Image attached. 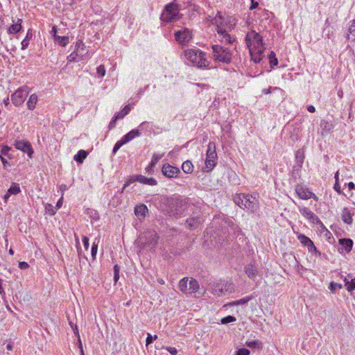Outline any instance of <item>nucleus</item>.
<instances>
[{"label":"nucleus","mask_w":355,"mask_h":355,"mask_svg":"<svg viewBox=\"0 0 355 355\" xmlns=\"http://www.w3.org/2000/svg\"><path fill=\"white\" fill-rule=\"evenodd\" d=\"M245 41L252 60L256 63L259 62L263 59V53L265 49L262 37L256 31H251L246 35Z\"/></svg>","instance_id":"1"},{"label":"nucleus","mask_w":355,"mask_h":355,"mask_svg":"<svg viewBox=\"0 0 355 355\" xmlns=\"http://www.w3.org/2000/svg\"><path fill=\"white\" fill-rule=\"evenodd\" d=\"M211 23L216 25L217 33L221 37L222 42L232 44L235 41L234 37L228 34L227 31L223 28L224 24H225V25H228L231 30L236 24L235 18L228 17L226 20H224L221 13L218 12L217 15L211 19Z\"/></svg>","instance_id":"2"},{"label":"nucleus","mask_w":355,"mask_h":355,"mask_svg":"<svg viewBox=\"0 0 355 355\" xmlns=\"http://www.w3.org/2000/svg\"><path fill=\"white\" fill-rule=\"evenodd\" d=\"M234 202L240 207L247 209L251 212L256 211L259 207L258 198L250 194H236L234 197Z\"/></svg>","instance_id":"3"},{"label":"nucleus","mask_w":355,"mask_h":355,"mask_svg":"<svg viewBox=\"0 0 355 355\" xmlns=\"http://www.w3.org/2000/svg\"><path fill=\"white\" fill-rule=\"evenodd\" d=\"M185 58L194 66L199 68H205L209 65V62L205 58V53L198 49H189L184 51Z\"/></svg>","instance_id":"4"},{"label":"nucleus","mask_w":355,"mask_h":355,"mask_svg":"<svg viewBox=\"0 0 355 355\" xmlns=\"http://www.w3.org/2000/svg\"><path fill=\"white\" fill-rule=\"evenodd\" d=\"M211 293L217 297L230 294L234 291V285L232 282L220 281L209 285Z\"/></svg>","instance_id":"5"},{"label":"nucleus","mask_w":355,"mask_h":355,"mask_svg":"<svg viewBox=\"0 0 355 355\" xmlns=\"http://www.w3.org/2000/svg\"><path fill=\"white\" fill-rule=\"evenodd\" d=\"M213 56L215 60L230 63L232 60V53L227 48L215 44L212 46Z\"/></svg>","instance_id":"6"},{"label":"nucleus","mask_w":355,"mask_h":355,"mask_svg":"<svg viewBox=\"0 0 355 355\" xmlns=\"http://www.w3.org/2000/svg\"><path fill=\"white\" fill-rule=\"evenodd\" d=\"M179 7L175 3H170L166 6L164 10L163 11L161 19L162 21L167 22L174 21L180 18Z\"/></svg>","instance_id":"7"},{"label":"nucleus","mask_w":355,"mask_h":355,"mask_svg":"<svg viewBox=\"0 0 355 355\" xmlns=\"http://www.w3.org/2000/svg\"><path fill=\"white\" fill-rule=\"evenodd\" d=\"M179 288L183 293H194L199 289V284L193 278L184 277L180 281Z\"/></svg>","instance_id":"8"},{"label":"nucleus","mask_w":355,"mask_h":355,"mask_svg":"<svg viewBox=\"0 0 355 355\" xmlns=\"http://www.w3.org/2000/svg\"><path fill=\"white\" fill-rule=\"evenodd\" d=\"M217 154L216 152V145L214 142L208 144L207 150V157L205 160V166L207 171H211L216 164Z\"/></svg>","instance_id":"9"},{"label":"nucleus","mask_w":355,"mask_h":355,"mask_svg":"<svg viewBox=\"0 0 355 355\" xmlns=\"http://www.w3.org/2000/svg\"><path fill=\"white\" fill-rule=\"evenodd\" d=\"M28 94L29 88L27 86L21 87L11 96L12 102L16 106H19L24 102Z\"/></svg>","instance_id":"10"},{"label":"nucleus","mask_w":355,"mask_h":355,"mask_svg":"<svg viewBox=\"0 0 355 355\" xmlns=\"http://www.w3.org/2000/svg\"><path fill=\"white\" fill-rule=\"evenodd\" d=\"M135 181H137V182H139L142 184H148V185H151V186H154V185H156L157 184V180L153 178H146L144 175H136L135 178H132L131 179H130L123 186V189H122V191H123V190L125 189V188L126 187H128L130 183L133 182H135Z\"/></svg>","instance_id":"11"},{"label":"nucleus","mask_w":355,"mask_h":355,"mask_svg":"<svg viewBox=\"0 0 355 355\" xmlns=\"http://www.w3.org/2000/svg\"><path fill=\"white\" fill-rule=\"evenodd\" d=\"M15 147L24 153H27L28 156L31 158L33 154V150L31 144L26 140H15L14 143Z\"/></svg>","instance_id":"12"},{"label":"nucleus","mask_w":355,"mask_h":355,"mask_svg":"<svg viewBox=\"0 0 355 355\" xmlns=\"http://www.w3.org/2000/svg\"><path fill=\"white\" fill-rule=\"evenodd\" d=\"M175 40L181 44L188 43L192 38L191 32L188 28L177 31L175 34Z\"/></svg>","instance_id":"13"},{"label":"nucleus","mask_w":355,"mask_h":355,"mask_svg":"<svg viewBox=\"0 0 355 355\" xmlns=\"http://www.w3.org/2000/svg\"><path fill=\"white\" fill-rule=\"evenodd\" d=\"M295 193L298 197L303 200H308L313 198L315 200H318V197L308 189L303 187L301 185H297L295 187Z\"/></svg>","instance_id":"14"},{"label":"nucleus","mask_w":355,"mask_h":355,"mask_svg":"<svg viewBox=\"0 0 355 355\" xmlns=\"http://www.w3.org/2000/svg\"><path fill=\"white\" fill-rule=\"evenodd\" d=\"M144 237L146 239L145 245L150 248H154L158 241V236L155 231H148L144 233Z\"/></svg>","instance_id":"15"},{"label":"nucleus","mask_w":355,"mask_h":355,"mask_svg":"<svg viewBox=\"0 0 355 355\" xmlns=\"http://www.w3.org/2000/svg\"><path fill=\"white\" fill-rule=\"evenodd\" d=\"M179 172L180 170L178 168L173 166L170 164H164L162 167L163 174L168 178L175 177Z\"/></svg>","instance_id":"16"},{"label":"nucleus","mask_w":355,"mask_h":355,"mask_svg":"<svg viewBox=\"0 0 355 355\" xmlns=\"http://www.w3.org/2000/svg\"><path fill=\"white\" fill-rule=\"evenodd\" d=\"M134 211L135 216L138 218L139 220H141L145 218L148 209L146 205L141 204L135 206Z\"/></svg>","instance_id":"17"},{"label":"nucleus","mask_w":355,"mask_h":355,"mask_svg":"<svg viewBox=\"0 0 355 355\" xmlns=\"http://www.w3.org/2000/svg\"><path fill=\"white\" fill-rule=\"evenodd\" d=\"M300 212L312 223H318L319 221L318 216L306 207H300Z\"/></svg>","instance_id":"18"},{"label":"nucleus","mask_w":355,"mask_h":355,"mask_svg":"<svg viewBox=\"0 0 355 355\" xmlns=\"http://www.w3.org/2000/svg\"><path fill=\"white\" fill-rule=\"evenodd\" d=\"M13 22H14V24H12L11 26H10L8 28V33L9 34L17 33L22 28V26H21L22 19H17V21H13Z\"/></svg>","instance_id":"19"},{"label":"nucleus","mask_w":355,"mask_h":355,"mask_svg":"<svg viewBox=\"0 0 355 355\" xmlns=\"http://www.w3.org/2000/svg\"><path fill=\"white\" fill-rule=\"evenodd\" d=\"M245 274L252 279H254L257 277V268L252 263L248 264L245 268Z\"/></svg>","instance_id":"20"},{"label":"nucleus","mask_w":355,"mask_h":355,"mask_svg":"<svg viewBox=\"0 0 355 355\" xmlns=\"http://www.w3.org/2000/svg\"><path fill=\"white\" fill-rule=\"evenodd\" d=\"M346 39L347 40L355 41V19H353L350 21L346 35Z\"/></svg>","instance_id":"21"},{"label":"nucleus","mask_w":355,"mask_h":355,"mask_svg":"<svg viewBox=\"0 0 355 355\" xmlns=\"http://www.w3.org/2000/svg\"><path fill=\"white\" fill-rule=\"evenodd\" d=\"M339 243L345 249V252H349L352 250L353 241L349 239H342L339 240Z\"/></svg>","instance_id":"22"},{"label":"nucleus","mask_w":355,"mask_h":355,"mask_svg":"<svg viewBox=\"0 0 355 355\" xmlns=\"http://www.w3.org/2000/svg\"><path fill=\"white\" fill-rule=\"evenodd\" d=\"M140 135V132L138 130L134 129L127 133L123 137V139L125 140V142L128 143L130 141L132 140L137 137Z\"/></svg>","instance_id":"23"},{"label":"nucleus","mask_w":355,"mask_h":355,"mask_svg":"<svg viewBox=\"0 0 355 355\" xmlns=\"http://www.w3.org/2000/svg\"><path fill=\"white\" fill-rule=\"evenodd\" d=\"M342 219L344 223L351 224L352 223V216L347 208H344L342 211Z\"/></svg>","instance_id":"24"},{"label":"nucleus","mask_w":355,"mask_h":355,"mask_svg":"<svg viewBox=\"0 0 355 355\" xmlns=\"http://www.w3.org/2000/svg\"><path fill=\"white\" fill-rule=\"evenodd\" d=\"M33 36L32 30L29 29L26 33L25 38L21 42V49L25 50L29 45V41L31 40Z\"/></svg>","instance_id":"25"},{"label":"nucleus","mask_w":355,"mask_h":355,"mask_svg":"<svg viewBox=\"0 0 355 355\" xmlns=\"http://www.w3.org/2000/svg\"><path fill=\"white\" fill-rule=\"evenodd\" d=\"M200 223V220L198 218H191L187 220L185 225L189 228H194L198 226V225Z\"/></svg>","instance_id":"26"},{"label":"nucleus","mask_w":355,"mask_h":355,"mask_svg":"<svg viewBox=\"0 0 355 355\" xmlns=\"http://www.w3.org/2000/svg\"><path fill=\"white\" fill-rule=\"evenodd\" d=\"M87 153L84 150H80L78 154L74 156V159L79 163H83V160L87 157Z\"/></svg>","instance_id":"27"},{"label":"nucleus","mask_w":355,"mask_h":355,"mask_svg":"<svg viewBox=\"0 0 355 355\" xmlns=\"http://www.w3.org/2000/svg\"><path fill=\"white\" fill-rule=\"evenodd\" d=\"M37 102V96L36 94H32L29 97V99L27 102V106L29 110H33L35 107V105Z\"/></svg>","instance_id":"28"},{"label":"nucleus","mask_w":355,"mask_h":355,"mask_svg":"<svg viewBox=\"0 0 355 355\" xmlns=\"http://www.w3.org/2000/svg\"><path fill=\"white\" fill-rule=\"evenodd\" d=\"M163 155H164L163 154L162 155L154 154L153 155L151 162H150L149 166L146 168V169L150 170V169L153 168L155 166V164L159 162V160L163 157Z\"/></svg>","instance_id":"29"},{"label":"nucleus","mask_w":355,"mask_h":355,"mask_svg":"<svg viewBox=\"0 0 355 355\" xmlns=\"http://www.w3.org/2000/svg\"><path fill=\"white\" fill-rule=\"evenodd\" d=\"M182 169L186 173H191L193 171V166L190 161H186L182 164Z\"/></svg>","instance_id":"30"},{"label":"nucleus","mask_w":355,"mask_h":355,"mask_svg":"<svg viewBox=\"0 0 355 355\" xmlns=\"http://www.w3.org/2000/svg\"><path fill=\"white\" fill-rule=\"evenodd\" d=\"M297 238L301 242V243L303 244L304 245H306L307 248L312 245V243H313L309 237L306 236L304 234H300Z\"/></svg>","instance_id":"31"},{"label":"nucleus","mask_w":355,"mask_h":355,"mask_svg":"<svg viewBox=\"0 0 355 355\" xmlns=\"http://www.w3.org/2000/svg\"><path fill=\"white\" fill-rule=\"evenodd\" d=\"M53 36H54L55 40L57 41L58 42V44L62 46H65L69 42L68 37H65V36L62 37V36H59L57 35H53Z\"/></svg>","instance_id":"32"},{"label":"nucleus","mask_w":355,"mask_h":355,"mask_svg":"<svg viewBox=\"0 0 355 355\" xmlns=\"http://www.w3.org/2000/svg\"><path fill=\"white\" fill-rule=\"evenodd\" d=\"M252 299V297H247L245 298H242L239 300H236L232 302H230L229 304L230 306H236V305H242L248 303L250 300Z\"/></svg>","instance_id":"33"},{"label":"nucleus","mask_w":355,"mask_h":355,"mask_svg":"<svg viewBox=\"0 0 355 355\" xmlns=\"http://www.w3.org/2000/svg\"><path fill=\"white\" fill-rule=\"evenodd\" d=\"M268 59L270 61V67L273 68L275 66L277 65L278 60L276 58L275 53L273 51H271L268 55Z\"/></svg>","instance_id":"34"},{"label":"nucleus","mask_w":355,"mask_h":355,"mask_svg":"<svg viewBox=\"0 0 355 355\" xmlns=\"http://www.w3.org/2000/svg\"><path fill=\"white\" fill-rule=\"evenodd\" d=\"M245 345L250 348H261V343L259 340L247 341Z\"/></svg>","instance_id":"35"},{"label":"nucleus","mask_w":355,"mask_h":355,"mask_svg":"<svg viewBox=\"0 0 355 355\" xmlns=\"http://www.w3.org/2000/svg\"><path fill=\"white\" fill-rule=\"evenodd\" d=\"M345 286L349 292L354 291L355 289V278L352 279L350 282H347Z\"/></svg>","instance_id":"36"},{"label":"nucleus","mask_w":355,"mask_h":355,"mask_svg":"<svg viewBox=\"0 0 355 355\" xmlns=\"http://www.w3.org/2000/svg\"><path fill=\"white\" fill-rule=\"evenodd\" d=\"M20 192L19 184H13L8 189V193L11 194H17Z\"/></svg>","instance_id":"37"},{"label":"nucleus","mask_w":355,"mask_h":355,"mask_svg":"<svg viewBox=\"0 0 355 355\" xmlns=\"http://www.w3.org/2000/svg\"><path fill=\"white\" fill-rule=\"evenodd\" d=\"M126 142H125V140L123 139V137L119 140L118 141L114 146V148H113V153L115 154L117 150L124 144H125Z\"/></svg>","instance_id":"38"},{"label":"nucleus","mask_w":355,"mask_h":355,"mask_svg":"<svg viewBox=\"0 0 355 355\" xmlns=\"http://www.w3.org/2000/svg\"><path fill=\"white\" fill-rule=\"evenodd\" d=\"M343 288L342 284L331 282L329 288L332 293H334L336 290H340Z\"/></svg>","instance_id":"39"},{"label":"nucleus","mask_w":355,"mask_h":355,"mask_svg":"<svg viewBox=\"0 0 355 355\" xmlns=\"http://www.w3.org/2000/svg\"><path fill=\"white\" fill-rule=\"evenodd\" d=\"M236 320V318L232 315L227 316L222 319L221 322L223 324H227Z\"/></svg>","instance_id":"40"},{"label":"nucleus","mask_w":355,"mask_h":355,"mask_svg":"<svg viewBox=\"0 0 355 355\" xmlns=\"http://www.w3.org/2000/svg\"><path fill=\"white\" fill-rule=\"evenodd\" d=\"M296 159L297 162L302 164L304 161V155L303 153L300 150H297L296 153Z\"/></svg>","instance_id":"41"},{"label":"nucleus","mask_w":355,"mask_h":355,"mask_svg":"<svg viewBox=\"0 0 355 355\" xmlns=\"http://www.w3.org/2000/svg\"><path fill=\"white\" fill-rule=\"evenodd\" d=\"M157 338V335H155L154 336H152V335L150 334H148L147 335V338H146V345H150V343H153V341L154 340H156Z\"/></svg>","instance_id":"42"},{"label":"nucleus","mask_w":355,"mask_h":355,"mask_svg":"<svg viewBox=\"0 0 355 355\" xmlns=\"http://www.w3.org/2000/svg\"><path fill=\"white\" fill-rule=\"evenodd\" d=\"M45 209L46 211L49 212L50 215H54L55 214V211L53 209V207L51 204H46L45 205Z\"/></svg>","instance_id":"43"},{"label":"nucleus","mask_w":355,"mask_h":355,"mask_svg":"<svg viewBox=\"0 0 355 355\" xmlns=\"http://www.w3.org/2000/svg\"><path fill=\"white\" fill-rule=\"evenodd\" d=\"M308 250L310 252H315V254L320 256V252L317 250L313 243L308 247Z\"/></svg>","instance_id":"44"},{"label":"nucleus","mask_w":355,"mask_h":355,"mask_svg":"<svg viewBox=\"0 0 355 355\" xmlns=\"http://www.w3.org/2000/svg\"><path fill=\"white\" fill-rule=\"evenodd\" d=\"M236 355H250V351L245 348L239 349Z\"/></svg>","instance_id":"45"},{"label":"nucleus","mask_w":355,"mask_h":355,"mask_svg":"<svg viewBox=\"0 0 355 355\" xmlns=\"http://www.w3.org/2000/svg\"><path fill=\"white\" fill-rule=\"evenodd\" d=\"M97 73L101 76H105V67H104L103 65H100L97 68Z\"/></svg>","instance_id":"46"},{"label":"nucleus","mask_w":355,"mask_h":355,"mask_svg":"<svg viewBox=\"0 0 355 355\" xmlns=\"http://www.w3.org/2000/svg\"><path fill=\"white\" fill-rule=\"evenodd\" d=\"M119 120L115 116L112 118L108 125L109 130H112L115 127L116 121Z\"/></svg>","instance_id":"47"},{"label":"nucleus","mask_w":355,"mask_h":355,"mask_svg":"<svg viewBox=\"0 0 355 355\" xmlns=\"http://www.w3.org/2000/svg\"><path fill=\"white\" fill-rule=\"evenodd\" d=\"M11 150V148L8 146H3L1 149V154L4 155H8V152Z\"/></svg>","instance_id":"48"},{"label":"nucleus","mask_w":355,"mask_h":355,"mask_svg":"<svg viewBox=\"0 0 355 355\" xmlns=\"http://www.w3.org/2000/svg\"><path fill=\"white\" fill-rule=\"evenodd\" d=\"M97 249H98V245L93 243V245L92 247V255L93 258H95L96 254L97 253Z\"/></svg>","instance_id":"49"},{"label":"nucleus","mask_w":355,"mask_h":355,"mask_svg":"<svg viewBox=\"0 0 355 355\" xmlns=\"http://www.w3.org/2000/svg\"><path fill=\"white\" fill-rule=\"evenodd\" d=\"M19 267L20 269H26L29 267V265L28 264V263L25 262V261H21L19 263Z\"/></svg>","instance_id":"50"},{"label":"nucleus","mask_w":355,"mask_h":355,"mask_svg":"<svg viewBox=\"0 0 355 355\" xmlns=\"http://www.w3.org/2000/svg\"><path fill=\"white\" fill-rule=\"evenodd\" d=\"M166 349L171 355H176L178 353V351L175 347H166Z\"/></svg>","instance_id":"51"},{"label":"nucleus","mask_w":355,"mask_h":355,"mask_svg":"<svg viewBox=\"0 0 355 355\" xmlns=\"http://www.w3.org/2000/svg\"><path fill=\"white\" fill-rule=\"evenodd\" d=\"M272 90H280V89L278 87H275L273 89L272 87H269L268 89H264L263 90V93H264L265 94H268L271 93Z\"/></svg>","instance_id":"52"},{"label":"nucleus","mask_w":355,"mask_h":355,"mask_svg":"<svg viewBox=\"0 0 355 355\" xmlns=\"http://www.w3.org/2000/svg\"><path fill=\"white\" fill-rule=\"evenodd\" d=\"M83 244L86 250L89 248V239L87 236L83 238Z\"/></svg>","instance_id":"53"},{"label":"nucleus","mask_w":355,"mask_h":355,"mask_svg":"<svg viewBox=\"0 0 355 355\" xmlns=\"http://www.w3.org/2000/svg\"><path fill=\"white\" fill-rule=\"evenodd\" d=\"M122 110L125 113V114L127 115L131 110L130 105H125Z\"/></svg>","instance_id":"54"},{"label":"nucleus","mask_w":355,"mask_h":355,"mask_svg":"<svg viewBox=\"0 0 355 355\" xmlns=\"http://www.w3.org/2000/svg\"><path fill=\"white\" fill-rule=\"evenodd\" d=\"M76 55H77V53L75 52L70 54V55L68 57V61L69 62H73L76 60Z\"/></svg>","instance_id":"55"},{"label":"nucleus","mask_w":355,"mask_h":355,"mask_svg":"<svg viewBox=\"0 0 355 355\" xmlns=\"http://www.w3.org/2000/svg\"><path fill=\"white\" fill-rule=\"evenodd\" d=\"M67 189V186L66 184H61L60 186V190L61 191V193H62V196L63 197V195H64V192Z\"/></svg>","instance_id":"56"},{"label":"nucleus","mask_w":355,"mask_h":355,"mask_svg":"<svg viewBox=\"0 0 355 355\" xmlns=\"http://www.w3.org/2000/svg\"><path fill=\"white\" fill-rule=\"evenodd\" d=\"M125 116H126L125 114V113L123 112V110L120 111L116 115H115V116L118 119H123Z\"/></svg>","instance_id":"57"},{"label":"nucleus","mask_w":355,"mask_h":355,"mask_svg":"<svg viewBox=\"0 0 355 355\" xmlns=\"http://www.w3.org/2000/svg\"><path fill=\"white\" fill-rule=\"evenodd\" d=\"M83 46H84V44L83 43V42L82 41H78L76 43V50L78 51V49L79 48H82Z\"/></svg>","instance_id":"58"},{"label":"nucleus","mask_w":355,"mask_h":355,"mask_svg":"<svg viewBox=\"0 0 355 355\" xmlns=\"http://www.w3.org/2000/svg\"><path fill=\"white\" fill-rule=\"evenodd\" d=\"M259 3L256 1H254V0H252V5L250 6V10H253L254 8H256L257 6H258Z\"/></svg>","instance_id":"59"},{"label":"nucleus","mask_w":355,"mask_h":355,"mask_svg":"<svg viewBox=\"0 0 355 355\" xmlns=\"http://www.w3.org/2000/svg\"><path fill=\"white\" fill-rule=\"evenodd\" d=\"M334 189L336 191L340 193V187L337 182H336V184H334Z\"/></svg>","instance_id":"60"},{"label":"nucleus","mask_w":355,"mask_h":355,"mask_svg":"<svg viewBox=\"0 0 355 355\" xmlns=\"http://www.w3.org/2000/svg\"><path fill=\"white\" fill-rule=\"evenodd\" d=\"M62 200L63 197L61 196V198L59 199V200L57 202L56 207L59 209L62 205Z\"/></svg>","instance_id":"61"},{"label":"nucleus","mask_w":355,"mask_h":355,"mask_svg":"<svg viewBox=\"0 0 355 355\" xmlns=\"http://www.w3.org/2000/svg\"><path fill=\"white\" fill-rule=\"evenodd\" d=\"M78 344H79V347L80 349L81 355H85L84 352H83V349L80 338L79 337V338H78Z\"/></svg>","instance_id":"62"},{"label":"nucleus","mask_w":355,"mask_h":355,"mask_svg":"<svg viewBox=\"0 0 355 355\" xmlns=\"http://www.w3.org/2000/svg\"><path fill=\"white\" fill-rule=\"evenodd\" d=\"M78 344H79V347L80 349L81 355H85L84 352H83V349L80 338L79 337V338H78Z\"/></svg>","instance_id":"63"},{"label":"nucleus","mask_w":355,"mask_h":355,"mask_svg":"<svg viewBox=\"0 0 355 355\" xmlns=\"http://www.w3.org/2000/svg\"><path fill=\"white\" fill-rule=\"evenodd\" d=\"M307 110L309 112H314L315 111V107L313 105H309Z\"/></svg>","instance_id":"64"}]
</instances>
